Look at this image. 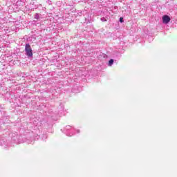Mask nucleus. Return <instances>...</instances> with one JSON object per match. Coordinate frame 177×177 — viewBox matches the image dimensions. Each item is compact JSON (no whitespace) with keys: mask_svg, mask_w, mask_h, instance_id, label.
Here are the masks:
<instances>
[{"mask_svg":"<svg viewBox=\"0 0 177 177\" xmlns=\"http://www.w3.org/2000/svg\"><path fill=\"white\" fill-rule=\"evenodd\" d=\"M25 50L26 52L27 56L29 57H32V49H31V46L29 44H27L25 47Z\"/></svg>","mask_w":177,"mask_h":177,"instance_id":"obj_1","label":"nucleus"},{"mask_svg":"<svg viewBox=\"0 0 177 177\" xmlns=\"http://www.w3.org/2000/svg\"><path fill=\"white\" fill-rule=\"evenodd\" d=\"M120 23H124V18L120 17Z\"/></svg>","mask_w":177,"mask_h":177,"instance_id":"obj_4","label":"nucleus"},{"mask_svg":"<svg viewBox=\"0 0 177 177\" xmlns=\"http://www.w3.org/2000/svg\"><path fill=\"white\" fill-rule=\"evenodd\" d=\"M113 63H114V59H111L109 62V66H113Z\"/></svg>","mask_w":177,"mask_h":177,"instance_id":"obj_3","label":"nucleus"},{"mask_svg":"<svg viewBox=\"0 0 177 177\" xmlns=\"http://www.w3.org/2000/svg\"><path fill=\"white\" fill-rule=\"evenodd\" d=\"M162 21H163L164 24H168V23H169V21H171V18L168 15H164L162 17Z\"/></svg>","mask_w":177,"mask_h":177,"instance_id":"obj_2","label":"nucleus"}]
</instances>
